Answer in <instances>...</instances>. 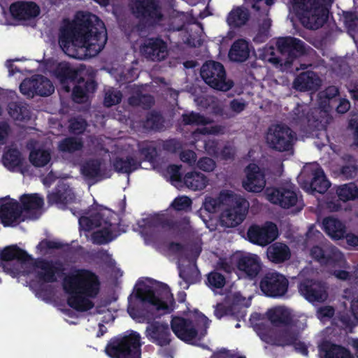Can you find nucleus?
<instances>
[{
    "label": "nucleus",
    "instance_id": "nucleus-1",
    "mask_svg": "<svg viewBox=\"0 0 358 358\" xmlns=\"http://www.w3.org/2000/svg\"><path fill=\"white\" fill-rule=\"evenodd\" d=\"M106 28L96 15L78 12L59 29V44L69 57L82 59L97 55L107 42Z\"/></svg>",
    "mask_w": 358,
    "mask_h": 358
},
{
    "label": "nucleus",
    "instance_id": "nucleus-2",
    "mask_svg": "<svg viewBox=\"0 0 358 358\" xmlns=\"http://www.w3.org/2000/svg\"><path fill=\"white\" fill-rule=\"evenodd\" d=\"M291 3L302 25L315 30L328 20L332 0H291Z\"/></svg>",
    "mask_w": 358,
    "mask_h": 358
},
{
    "label": "nucleus",
    "instance_id": "nucleus-3",
    "mask_svg": "<svg viewBox=\"0 0 358 358\" xmlns=\"http://www.w3.org/2000/svg\"><path fill=\"white\" fill-rule=\"evenodd\" d=\"M56 78L61 84L65 85L69 83L74 84L72 92L73 100L78 103H84L88 98V94L94 93L96 90L95 80H85L80 76L79 71L72 68L69 64H59L55 70Z\"/></svg>",
    "mask_w": 358,
    "mask_h": 358
},
{
    "label": "nucleus",
    "instance_id": "nucleus-4",
    "mask_svg": "<svg viewBox=\"0 0 358 358\" xmlns=\"http://www.w3.org/2000/svg\"><path fill=\"white\" fill-rule=\"evenodd\" d=\"M100 287L99 276L86 268L77 269L75 273L64 277L63 280V288L66 292H76L92 299L97 296Z\"/></svg>",
    "mask_w": 358,
    "mask_h": 358
},
{
    "label": "nucleus",
    "instance_id": "nucleus-5",
    "mask_svg": "<svg viewBox=\"0 0 358 358\" xmlns=\"http://www.w3.org/2000/svg\"><path fill=\"white\" fill-rule=\"evenodd\" d=\"M129 7L131 13L138 20V31L155 27L164 20L159 0H129Z\"/></svg>",
    "mask_w": 358,
    "mask_h": 358
},
{
    "label": "nucleus",
    "instance_id": "nucleus-6",
    "mask_svg": "<svg viewBox=\"0 0 358 358\" xmlns=\"http://www.w3.org/2000/svg\"><path fill=\"white\" fill-rule=\"evenodd\" d=\"M143 344L140 334L131 331L128 335L111 338L105 352L110 358H141Z\"/></svg>",
    "mask_w": 358,
    "mask_h": 358
},
{
    "label": "nucleus",
    "instance_id": "nucleus-7",
    "mask_svg": "<svg viewBox=\"0 0 358 358\" xmlns=\"http://www.w3.org/2000/svg\"><path fill=\"white\" fill-rule=\"evenodd\" d=\"M209 322L208 318L202 313L196 321L180 316H173L171 328L180 340L190 343L196 338L201 340L206 335Z\"/></svg>",
    "mask_w": 358,
    "mask_h": 358
},
{
    "label": "nucleus",
    "instance_id": "nucleus-8",
    "mask_svg": "<svg viewBox=\"0 0 358 358\" xmlns=\"http://www.w3.org/2000/svg\"><path fill=\"white\" fill-rule=\"evenodd\" d=\"M138 283L141 287L136 289V297L141 301L142 303L150 304L155 307L158 310H165L168 313L174 310L176 302L173 294L171 292V289L166 284L159 282L158 285V291L160 292L159 294L167 300V301H164L156 295V291L152 287L147 285L140 280L138 281Z\"/></svg>",
    "mask_w": 358,
    "mask_h": 358
},
{
    "label": "nucleus",
    "instance_id": "nucleus-9",
    "mask_svg": "<svg viewBox=\"0 0 358 358\" xmlns=\"http://www.w3.org/2000/svg\"><path fill=\"white\" fill-rule=\"evenodd\" d=\"M200 75L208 86L219 91L227 92L234 84L233 80H227L225 69L219 62L206 61L201 68Z\"/></svg>",
    "mask_w": 358,
    "mask_h": 358
},
{
    "label": "nucleus",
    "instance_id": "nucleus-10",
    "mask_svg": "<svg viewBox=\"0 0 358 358\" xmlns=\"http://www.w3.org/2000/svg\"><path fill=\"white\" fill-rule=\"evenodd\" d=\"M266 199L271 203L278 205L284 209L296 208L297 212L304 206L302 196L299 191L290 187L267 188L265 192Z\"/></svg>",
    "mask_w": 358,
    "mask_h": 358
},
{
    "label": "nucleus",
    "instance_id": "nucleus-11",
    "mask_svg": "<svg viewBox=\"0 0 358 358\" xmlns=\"http://www.w3.org/2000/svg\"><path fill=\"white\" fill-rule=\"evenodd\" d=\"M226 196L231 205L221 214L222 225L227 227H235L245 219L248 213L249 202L243 196L227 193Z\"/></svg>",
    "mask_w": 358,
    "mask_h": 358
},
{
    "label": "nucleus",
    "instance_id": "nucleus-12",
    "mask_svg": "<svg viewBox=\"0 0 358 358\" xmlns=\"http://www.w3.org/2000/svg\"><path fill=\"white\" fill-rule=\"evenodd\" d=\"M0 267L2 268L3 271L13 278H15L20 274L21 269L18 264H14L11 262L17 260L24 264L33 260V258L17 245H11L5 247L0 252Z\"/></svg>",
    "mask_w": 358,
    "mask_h": 358
},
{
    "label": "nucleus",
    "instance_id": "nucleus-13",
    "mask_svg": "<svg viewBox=\"0 0 358 358\" xmlns=\"http://www.w3.org/2000/svg\"><path fill=\"white\" fill-rule=\"evenodd\" d=\"M259 286L264 296L280 299L288 292L289 280L285 275L278 271H269L262 277Z\"/></svg>",
    "mask_w": 358,
    "mask_h": 358
},
{
    "label": "nucleus",
    "instance_id": "nucleus-14",
    "mask_svg": "<svg viewBox=\"0 0 358 358\" xmlns=\"http://www.w3.org/2000/svg\"><path fill=\"white\" fill-rule=\"evenodd\" d=\"M33 266L36 271V278L43 282L53 283L65 275V268L60 261L48 260L38 258L34 260Z\"/></svg>",
    "mask_w": 358,
    "mask_h": 358
},
{
    "label": "nucleus",
    "instance_id": "nucleus-15",
    "mask_svg": "<svg viewBox=\"0 0 358 358\" xmlns=\"http://www.w3.org/2000/svg\"><path fill=\"white\" fill-rule=\"evenodd\" d=\"M266 141L270 148L279 152L289 151L292 148L295 133L287 125L276 124L270 127Z\"/></svg>",
    "mask_w": 358,
    "mask_h": 358
},
{
    "label": "nucleus",
    "instance_id": "nucleus-16",
    "mask_svg": "<svg viewBox=\"0 0 358 358\" xmlns=\"http://www.w3.org/2000/svg\"><path fill=\"white\" fill-rule=\"evenodd\" d=\"M20 92L28 98L35 95L48 96L55 91V87L50 79L43 75H34L25 78L20 85Z\"/></svg>",
    "mask_w": 358,
    "mask_h": 358
},
{
    "label": "nucleus",
    "instance_id": "nucleus-17",
    "mask_svg": "<svg viewBox=\"0 0 358 358\" xmlns=\"http://www.w3.org/2000/svg\"><path fill=\"white\" fill-rule=\"evenodd\" d=\"M278 234L277 225L271 221H267L261 226L252 224L247 231V236L250 243L263 247L276 240Z\"/></svg>",
    "mask_w": 358,
    "mask_h": 358
},
{
    "label": "nucleus",
    "instance_id": "nucleus-18",
    "mask_svg": "<svg viewBox=\"0 0 358 358\" xmlns=\"http://www.w3.org/2000/svg\"><path fill=\"white\" fill-rule=\"evenodd\" d=\"M1 222L5 227H15L25 220L20 203L13 199H3L0 205Z\"/></svg>",
    "mask_w": 358,
    "mask_h": 358
},
{
    "label": "nucleus",
    "instance_id": "nucleus-19",
    "mask_svg": "<svg viewBox=\"0 0 358 358\" xmlns=\"http://www.w3.org/2000/svg\"><path fill=\"white\" fill-rule=\"evenodd\" d=\"M310 254L313 259L322 265L334 267L344 262L343 254L334 245H315L310 249Z\"/></svg>",
    "mask_w": 358,
    "mask_h": 358
},
{
    "label": "nucleus",
    "instance_id": "nucleus-20",
    "mask_svg": "<svg viewBox=\"0 0 358 358\" xmlns=\"http://www.w3.org/2000/svg\"><path fill=\"white\" fill-rule=\"evenodd\" d=\"M278 52L286 56L285 64H292L297 57L306 52L305 43L300 39L285 36L279 37L276 41Z\"/></svg>",
    "mask_w": 358,
    "mask_h": 358
},
{
    "label": "nucleus",
    "instance_id": "nucleus-21",
    "mask_svg": "<svg viewBox=\"0 0 358 358\" xmlns=\"http://www.w3.org/2000/svg\"><path fill=\"white\" fill-rule=\"evenodd\" d=\"M295 110L299 112V109L296 108L294 110L296 117H293V120L296 124H306L312 131L326 130L329 121L325 111L315 109L307 114L303 112L301 115H299Z\"/></svg>",
    "mask_w": 358,
    "mask_h": 358
},
{
    "label": "nucleus",
    "instance_id": "nucleus-22",
    "mask_svg": "<svg viewBox=\"0 0 358 358\" xmlns=\"http://www.w3.org/2000/svg\"><path fill=\"white\" fill-rule=\"evenodd\" d=\"M145 336L152 343L159 346H169L172 341V336L168 324L153 321L148 325Z\"/></svg>",
    "mask_w": 358,
    "mask_h": 358
},
{
    "label": "nucleus",
    "instance_id": "nucleus-23",
    "mask_svg": "<svg viewBox=\"0 0 358 358\" xmlns=\"http://www.w3.org/2000/svg\"><path fill=\"white\" fill-rule=\"evenodd\" d=\"M140 50L144 57L152 61H162L168 53L167 43L160 36L145 38Z\"/></svg>",
    "mask_w": 358,
    "mask_h": 358
},
{
    "label": "nucleus",
    "instance_id": "nucleus-24",
    "mask_svg": "<svg viewBox=\"0 0 358 358\" xmlns=\"http://www.w3.org/2000/svg\"><path fill=\"white\" fill-rule=\"evenodd\" d=\"M301 295L310 302H323L327 297V292L320 282L310 279H305L298 285Z\"/></svg>",
    "mask_w": 358,
    "mask_h": 358
},
{
    "label": "nucleus",
    "instance_id": "nucleus-25",
    "mask_svg": "<svg viewBox=\"0 0 358 358\" xmlns=\"http://www.w3.org/2000/svg\"><path fill=\"white\" fill-rule=\"evenodd\" d=\"M246 180L243 187L248 192H261L266 185L265 175L256 164H250L246 168Z\"/></svg>",
    "mask_w": 358,
    "mask_h": 358
},
{
    "label": "nucleus",
    "instance_id": "nucleus-26",
    "mask_svg": "<svg viewBox=\"0 0 358 358\" xmlns=\"http://www.w3.org/2000/svg\"><path fill=\"white\" fill-rule=\"evenodd\" d=\"M237 268L245 274L250 280L255 279L262 267L260 257L257 255L248 254L239 257L236 263Z\"/></svg>",
    "mask_w": 358,
    "mask_h": 358
},
{
    "label": "nucleus",
    "instance_id": "nucleus-27",
    "mask_svg": "<svg viewBox=\"0 0 358 358\" xmlns=\"http://www.w3.org/2000/svg\"><path fill=\"white\" fill-rule=\"evenodd\" d=\"M20 210L30 219H38L44 205L43 198L38 194H24L20 197Z\"/></svg>",
    "mask_w": 358,
    "mask_h": 358
},
{
    "label": "nucleus",
    "instance_id": "nucleus-28",
    "mask_svg": "<svg viewBox=\"0 0 358 358\" xmlns=\"http://www.w3.org/2000/svg\"><path fill=\"white\" fill-rule=\"evenodd\" d=\"M10 12L15 20H28L37 17L40 13V8L32 1H17L10 5Z\"/></svg>",
    "mask_w": 358,
    "mask_h": 358
},
{
    "label": "nucleus",
    "instance_id": "nucleus-29",
    "mask_svg": "<svg viewBox=\"0 0 358 358\" xmlns=\"http://www.w3.org/2000/svg\"><path fill=\"white\" fill-rule=\"evenodd\" d=\"M101 161L99 159H89L86 160L80 167V172L85 179L92 180L93 182H98L103 178H107L105 176L104 171L101 167Z\"/></svg>",
    "mask_w": 358,
    "mask_h": 358
},
{
    "label": "nucleus",
    "instance_id": "nucleus-30",
    "mask_svg": "<svg viewBox=\"0 0 358 358\" xmlns=\"http://www.w3.org/2000/svg\"><path fill=\"white\" fill-rule=\"evenodd\" d=\"M320 85L321 79L316 73L312 71L302 72L294 80L295 88L301 92L316 91Z\"/></svg>",
    "mask_w": 358,
    "mask_h": 358
},
{
    "label": "nucleus",
    "instance_id": "nucleus-31",
    "mask_svg": "<svg viewBox=\"0 0 358 358\" xmlns=\"http://www.w3.org/2000/svg\"><path fill=\"white\" fill-rule=\"evenodd\" d=\"M266 255L271 262L281 264L289 259L291 251L286 244L277 242L268 247Z\"/></svg>",
    "mask_w": 358,
    "mask_h": 358
},
{
    "label": "nucleus",
    "instance_id": "nucleus-32",
    "mask_svg": "<svg viewBox=\"0 0 358 358\" xmlns=\"http://www.w3.org/2000/svg\"><path fill=\"white\" fill-rule=\"evenodd\" d=\"M322 229L331 238L340 240L345 234V226L338 219L333 217H327L323 219Z\"/></svg>",
    "mask_w": 358,
    "mask_h": 358
},
{
    "label": "nucleus",
    "instance_id": "nucleus-33",
    "mask_svg": "<svg viewBox=\"0 0 358 358\" xmlns=\"http://www.w3.org/2000/svg\"><path fill=\"white\" fill-rule=\"evenodd\" d=\"M250 49L249 43L243 38L236 40L229 51L230 60L236 62H243L250 56Z\"/></svg>",
    "mask_w": 358,
    "mask_h": 358
},
{
    "label": "nucleus",
    "instance_id": "nucleus-34",
    "mask_svg": "<svg viewBox=\"0 0 358 358\" xmlns=\"http://www.w3.org/2000/svg\"><path fill=\"white\" fill-rule=\"evenodd\" d=\"M267 317L273 326L276 327H287L292 323V317L288 309L276 307L267 312Z\"/></svg>",
    "mask_w": 358,
    "mask_h": 358
},
{
    "label": "nucleus",
    "instance_id": "nucleus-35",
    "mask_svg": "<svg viewBox=\"0 0 358 358\" xmlns=\"http://www.w3.org/2000/svg\"><path fill=\"white\" fill-rule=\"evenodd\" d=\"M48 201L51 203H55L59 208L65 210L68 204L76 200L75 194L71 189H57L48 195Z\"/></svg>",
    "mask_w": 358,
    "mask_h": 358
},
{
    "label": "nucleus",
    "instance_id": "nucleus-36",
    "mask_svg": "<svg viewBox=\"0 0 358 358\" xmlns=\"http://www.w3.org/2000/svg\"><path fill=\"white\" fill-rule=\"evenodd\" d=\"M66 293L69 294L67 298L68 306L77 311L85 312L91 310L94 306V303L90 300L91 298L76 292Z\"/></svg>",
    "mask_w": 358,
    "mask_h": 358
},
{
    "label": "nucleus",
    "instance_id": "nucleus-37",
    "mask_svg": "<svg viewBox=\"0 0 358 358\" xmlns=\"http://www.w3.org/2000/svg\"><path fill=\"white\" fill-rule=\"evenodd\" d=\"M102 225V229L94 231L92 235V242L94 244H106L112 241L115 238L113 236L112 230L113 224L112 223L110 219H109V216L106 217V220L103 221Z\"/></svg>",
    "mask_w": 358,
    "mask_h": 358
},
{
    "label": "nucleus",
    "instance_id": "nucleus-38",
    "mask_svg": "<svg viewBox=\"0 0 358 358\" xmlns=\"http://www.w3.org/2000/svg\"><path fill=\"white\" fill-rule=\"evenodd\" d=\"M250 13L247 8L243 7L234 8L228 14L227 22L230 27L238 28L245 25L249 20Z\"/></svg>",
    "mask_w": 358,
    "mask_h": 358
},
{
    "label": "nucleus",
    "instance_id": "nucleus-39",
    "mask_svg": "<svg viewBox=\"0 0 358 358\" xmlns=\"http://www.w3.org/2000/svg\"><path fill=\"white\" fill-rule=\"evenodd\" d=\"M183 181L187 187L194 191L203 189L208 183V178L203 173L197 171L187 173Z\"/></svg>",
    "mask_w": 358,
    "mask_h": 358
},
{
    "label": "nucleus",
    "instance_id": "nucleus-40",
    "mask_svg": "<svg viewBox=\"0 0 358 358\" xmlns=\"http://www.w3.org/2000/svg\"><path fill=\"white\" fill-rule=\"evenodd\" d=\"M313 178L310 183V187L313 192L324 194L330 187V182L324 175L322 168H317L313 171Z\"/></svg>",
    "mask_w": 358,
    "mask_h": 358
},
{
    "label": "nucleus",
    "instance_id": "nucleus-41",
    "mask_svg": "<svg viewBox=\"0 0 358 358\" xmlns=\"http://www.w3.org/2000/svg\"><path fill=\"white\" fill-rule=\"evenodd\" d=\"M141 162L135 158L127 156L126 158L116 157L113 162V168L117 173H131L141 167Z\"/></svg>",
    "mask_w": 358,
    "mask_h": 358
},
{
    "label": "nucleus",
    "instance_id": "nucleus-42",
    "mask_svg": "<svg viewBox=\"0 0 358 358\" xmlns=\"http://www.w3.org/2000/svg\"><path fill=\"white\" fill-rule=\"evenodd\" d=\"M106 220L104 213L99 212L92 213L90 216H80L78 219L80 227L85 231L91 230L102 226L103 221Z\"/></svg>",
    "mask_w": 358,
    "mask_h": 358
},
{
    "label": "nucleus",
    "instance_id": "nucleus-43",
    "mask_svg": "<svg viewBox=\"0 0 358 358\" xmlns=\"http://www.w3.org/2000/svg\"><path fill=\"white\" fill-rule=\"evenodd\" d=\"M29 159L34 166L44 167L50 162L51 153L49 150L34 148L30 151Z\"/></svg>",
    "mask_w": 358,
    "mask_h": 358
},
{
    "label": "nucleus",
    "instance_id": "nucleus-44",
    "mask_svg": "<svg viewBox=\"0 0 358 358\" xmlns=\"http://www.w3.org/2000/svg\"><path fill=\"white\" fill-rule=\"evenodd\" d=\"M336 193L339 201L346 202L358 198V187L355 182H350L338 186Z\"/></svg>",
    "mask_w": 358,
    "mask_h": 358
},
{
    "label": "nucleus",
    "instance_id": "nucleus-45",
    "mask_svg": "<svg viewBox=\"0 0 358 358\" xmlns=\"http://www.w3.org/2000/svg\"><path fill=\"white\" fill-rule=\"evenodd\" d=\"M322 350L325 352L324 358H354L349 350L339 345L328 343Z\"/></svg>",
    "mask_w": 358,
    "mask_h": 358
},
{
    "label": "nucleus",
    "instance_id": "nucleus-46",
    "mask_svg": "<svg viewBox=\"0 0 358 358\" xmlns=\"http://www.w3.org/2000/svg\"><path fill=\"white\" fill-rule=\"evenodd\" d=\"M164 127L162 115L156 111H151L146 115L143 127L149 131H160Z\"/></svg>",
    "mask_w": 358,
    "mask_h": 358
},
{
    "label": "nucleus",
    "instance_id": "nucleus-47",
    "mask_svg": "<svg viewBox=\"0 0 358 358\" xmlns=\"http://www.w3.org/2000/svg\"><path fill=\"white\" fill-rule=\"evenodd\" d=\"M83 147V141L75 137L65 138L58 145V148L61 152L68 153H73L76 151L80 150Z\"/></svg>",
    "mask_w": 358,
    "mask_h": 358
},
{
    "label": "nucleus",
    "instance_id": "nucleus-48",
    "mask_svg": "<svg viewBox=\"0 0 358 358\" xmlns=\"http://www.w3.org/2000/svg\"><path fill=\"white\" fill-rule=\"evenodd\" d=\"M3 161L4 165L8 169H15L22 164L21 153L16 148L9 149L3 154Z\"/></svg>",
    "mask_w": 358,
    "mask_h": 358
},
{
    "label": "nucleus",
    "instance_id": "nucleus-49",
    "mask_svg": "<svg viewBox=\"0 0 358 358\" xmlns=\"http://www.w3.org/2000/svg\"><path fill=\"white\" fill-rule=\"evenodd\" d=\"M299 337L298 332L285 329L278 335L275 344L281 347L293 345L299 340Z\"/></svg>",
    "mask_w": 358,
    "mask_h": 358
},
{
    "label": "nucleus",
    "instance_id": "nucleus-50",
    "mask_svg": "<svg viewBox=\"0 0 358 358\" xmlns=\"http://www.w3.org/2000/svg\"><path fill=\"white\" fill-rule=\"evenodd\" d=\"M206 283L213 290L222 289L226 284V278L222 273L213 271L207 275Z\"/></svg>",
    "mask_w": 358,
    "mask_h": 358
},
{
    "label": "nucleus",
    "instance_id": "nucleus-51",
    "mask_svg": "<svg viewBox=\"0 0 358 358\" xmlns=\"http://www.w3.org/2000/svg\"><path fill=\"white\" fill-rule=\"evenodd\" d=\"M182 122L184 125H206L208 121L206 117L199 113L192 111L182 115Z\"/></svg>",
    "mask_w": 358,
    "mask_h": 358
},
{
    "label": "nucleus",
    "instance_id": "nucleus-52",
    "mask_svg": "<svg viewBox=\"0 0 358 358\" xmlns=\"http://www.w3.org/2000/svg\"><path fill=\"white\" fill-rule=\"evenodd\" d=\"M271 23L269 19H265L259 24L257 33L253 38V41L256 43H264L269 37V29Z\"/></svg>",
    "mask_w": 358,
    "mask_h": 358
},
{
    "label": "nucleus",
    "instance_id": "nucleus-53",
    "mask_svg": "<svg viewBox=\"0 0 358 358\" xmlns=\"http://www.w3.org/2000/svg\"><path fill=\"white\" fill-rule=\"evenodd\" d=\"M226 194H227L221 193L220 196L217 198H213L211 196L206 197L203 202L204 209L210 213H214L217 212V210L222 203L224 199H227Z\"/></svg>",
    "mask_w": 358,
    "mask_h": 358
},
{
    "label": "nucleus",
    "instance_id": "nucleus-54",
    "mask_svg": "<svg viewBox=\"0 0 358 358\" xmlns=\"http://www.w3.org/2000/svg\"><path fill=\"white\" fill-rule=\"evenodd\" d=\"M236 305L225 306L222 303H218L215 307L214 315L219 320L227 315L238 317V316L236 315Z\"/></svg>",
    "mask_w": 358,
    "mask_h": 358
},
{
    "label": "nucleus",
    "instance_id": "nucleus-55",
    "mask_svg": "<svg viewBox=\"0 0 358 358\" xmlns=\"http://www.w3.org/2000/svg\"><path fill=\"white\" fill-rule=\"evenodd\" d=\"M69 122V131L76 135L83 134L87 126V121L80 117L71 119Z\"/></svg>",
    "mask_w": 358,
    "mask_h": 358
},
{
    "label": "nucleus",
    "instance_id": "nucleus-56",
    "mask_svg": "<svg viewBox=\"0 0 358 358\" xmlns=\"http://www.w3.org/2000/svg\"><path fill=\"white\" fill-rule=\"evenodd\" d=\"M196 275L197 270L194 266H189L179 271V276L187 284L186 289L188 288L189 284L194 282Z\"/></svg>",
    "mask_w": 358,
    "mask_h": 358
},
{
    "label": "nucleus",
    "instance_id": "nucleus-57",
    "mask_svg": "<svg viewBox=\"0 0 358 358\" xmlns=\"http://www.w3.org/2000/svg\"><path fill=\"white\" fill-rule=\"evenodd\" d=\"M122 94L119 90H108L104 96L103 103L106 107H111L113 106L120 103L122 101Z\"/></svg>",
    "mask_w": 358,
    "mask_h": 358
},
{
    "label": "nucleus",
    "instance_id": "nucleus-58",
    "mask_svg": "<svg viewBox=\"0 0 358 358\" xmlns=\"http://www.w3.org/2000/svg\"><path fill=\"white\" fill-rule=\"evenodd\" d=\"M145 222V227H157L161 225L162 227H169V229H175L176 227V222L170 220L165 219L161 220L158 218H151V219H145L143 220Z\"/></svg>",
    "mask_w": 358,
    "mask_h": 358
},
{
    "label": "nucleus",
    "instance_id": "nucleus-59",
    "mask_svg": "<svg viewBox=\"0 0 358 358\" xmlns=\"http://www.w3.org/2000/svg\"><path fill=\"white\" fill-rule=\"evenodd\" d=\"M192 200L186 196H178L171 203L173 208L177 211L187 210L192 206Z\"/></svg>",
    "mask_w": 358,
    "mask_h": 358
},
{
    "label": "nucleus",
    "instance_id": "nucleus-60",
    "mask_svg": "<svg viewBox=\"0 0 358 358\" xmlns=\"http://www.w3.org/2000/svg\"><path fill=\"white\" fill-rule=\"evenodd\" d=\"M197 166L202 171L210 172L215 169L216 164L213 159L204 157L199 159L197 162Z\"/></svg>",
    "mask_w": 358,
    "mask_h": 358
},
{
    "label": "nucleus",
    "instance_id": "nucleus-61",
    "mask_svg": "<svg viewBox=\"0 0 358 358\" xmlns=\"http://www.w3.org/2000/svg\"><path fill=\"white\" fill-rule=\"evenodd\" d=\"M139 152L149 162L152 161L157 155L156 148L148 144L142 145L139 148Z\"/></svg>",
    "mask_w": 358,
    "mask_h": 358
},
{
    "label": "nucleus",
    "instance_id": "nucleus-62",
    "mask_svg": "<svg viewBox=\"0 0 358 358\" xmlns=\"http://www.w3.org/2000/svg\"><path fill=\"white\" fill-rule=\"evenodd\" d=\"M358 167L356 164L343 166L341 169V174L345 179H352L357 176Z\"/></svg>",
    "mask_w": 358,
    "mask_h": 358
},
{
    "label": "nucleus",
    "instance_id": "nucleus-63",
    "mask_svg": "<svg viewBox=\"0 0 358 358\" xmlns=\"http://www.w3.org/2000/svg\"><path fill=\"white\" fill-rule=\"evenodd\" d=\"M9 108L11 111H13L10 112V115L16 120H22L24 119L27 116L26 115L24 114L26 108L20 104H11Z\"/></svg>",
    "mask_w": 358,
    "mask_h": 358
},
{
    "label": "nucleus",
    "instance_id": "nucleus-64",
    "mask_svg": "<svg viewBox=\"0 0 358 358\" xmlns=\"http://www.w3.org/2000/svg\"><path fill=\"white\" fill-rule=\"evenodd\" d=\"M319 95L320 99L324 98L330 101L339 95V90L336 86L331 85L327 87L323 92H320Z\"/></svg>",
    "mask_w": 358,
    "mask_h": 358
}]
</instances>
